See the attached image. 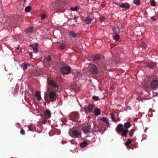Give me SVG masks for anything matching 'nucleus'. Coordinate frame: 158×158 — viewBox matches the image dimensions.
Segmentation results:
<instances>
[{"mask_svg":"<svg viewBox=\"0 0 158 158\" xmlns=\"http://www.w3.org/2000/svg\"><path fill=\"white\" fill-rule=\"evenodd\" d=\"M93 58L94 62H96L98 66L100 68H102L105 67L104 64H102L101 61V57L98 54H96L93 56Z\"/></svg>","mask_w":158,"mask_h":158,"instance_id":"1","label":"nucleus"},{"mask_svg":"<svg viewBox=\"0 0 158 158\" xmlns=\"http://www.w3.org/2000/svg\"><path fill=\"white\" fill-rule=\"evenodd\" d=\"M60 71L63 74H68L71 73V68L69 66H64L60 68Z\"/></svg>","mask_w":158,"mask_h":158,"instance_id":"2","label":"nucleus"},{"mask_svg":"<svg viewBox=\"0 0 158 158\" xmlns=\"http://www.w3.org/2000/svg\"><path fill=\"white\" fill-rule=\"evenodd\" d=\"M79 118V113L75 112L71 113L70 115V119L74 121H77Z\"/></svg>","mask_w":158,"mask_h":158,"instance_id":"3","label":"nucleus"},{"mask_svg":"<svg viewBox=\"0 0 158 158\" xmlns=\"http://www.w3.org/2000/svg\"><path fill=\"white\" fill-rule=\"evenodd\" d=\"M95 106L94 104H90L88 106H85L84 108V110L86 112L91 113L92 112Z\"/></svg>","mask_w":158,"mask_h":158,"instance_id":"4","label":"nucleus"},{"mask_svg":"<svg viewBox=\"0 0 158 158\" xmlns=\"http://www.w3.org/2000/svg\"><path fill=\"white\" fill-rule=\"evenodd\" d=\"M90 72L94 74H97L98 70L96 66L94 64L92 65L90 68Z\"/></svg>","mask_w":158,"mask_h":158,"instance_id":"5","label":"nucleus"},{"mask_svg":"<svg viewBox=\"0 0 158 158\" xmlns=\"http://www.w3.org/2000/svg\"><path fill=\"white\" fill-rule=\"evenodd\" d=\"M151 86L153 89L158 88V80L155 79L152 81L151 83Z\"/></svg>","mask_w":158,"mask_h":158,"instance_id":"6","label":"nucleus"},{"mask_svg":"<svg viewBox=\"0 0 158 158\" xmlns=\"http://www.w3.org/2000/svg\"><path fill=\"white\" fill-rule=\"evenodd\" d=\"M90 127L91 125L89 124L87 126L83 127L82 129L84 133H87L90 132Z\"/></svg>","mask_w":158,"mask_h":158,"instance_id":"7","label":"nucleus"},{"mask_svg":"<svg viewBox=\"0 0 158 158\" xmlns=\"http://www.w3.org/2000/svg\"><path fill=\"white\" fill-rule=\"evenodd\" d=\"M56 96L55 92L53 91L50 92L49 94V97L51 99V101H53L56 100Z\"/></svg>","mask_w":158,"mask_h":158,"instance_id":"8","label":"nucleus"},{"mask_svg":"<svg viewBox=\"0 0 158 158\" xmlns=\"http://www.w3.org/2000/svg\"><path fill=\"white\" fill-rule=\"evenodd\" d=\"M72 135L71 136L73 138H80L81 135L79 132L77 130H74L72 132Z\"/></svg>","mask_w":158,"mask_h":158,"instance_id":"9","label":"nucleus"},{"mask_svg":"<svg viewBox=\"0 0 158 158\" xmlns=\"http://www.w3.org/2000/svg\"><path fill=\"white\" fill-rule=\"evenodd\" d=\"M38 46V44L36 43L33 44H30L29 46L30 47L32 48L33 51L34 53H37L38 51V50L37 49Z\"/></svg>","mask_w":158,"mask_h":158,"instance_id":"10","label":"nucleus"},{"mask_svg":"<svg viewBox=\"0 0 158 158\" xmlns=\"http://www.w3.org/2000/svg\"><path fill=\"white\" fill-rule=\"evenodd\" d=\"M123 129V125L121 123L118 125L116 128V130L118 131V133L122 132Z\"/></svg>","mask_w":158,"mask_h":158,"instance_id":"11","label":"nucleus"},{"mask_svg":"<svg viewBox=\"0 0 158 158\" xmlns=\"http://www.w3.org/2000/svg\"><path fill=\"white\" fill-rule=\"evenodd\" d=\"M45 117L46 119H48L51 117V113L49 110H46L44 113Z\"/></svg>","mask_w":158,"mask_h":158,"instance_id":"12","label":"nucleus"},{"mask_svg":"<svg viewBox=\"0 0 158 158\" xmlns=\"http://www.w3.org/2000/svg\"><path fill=\"white\" fill-rule=\"evenodd\" d=\"M156 64L152 62H151L149 63L147 65V66L151 68V69H153L154 67H156Z\"/></svg>","mask_w":158,"mask_h":158,"instance_id":"13","label":"nucleus"},{"mask_svg":"<svg viewBox=\"0 0 158 158\" xmlns=\"http://www.w3.org/2000/svg\"><path fill=\"white\" fill-rule=\"evenodd\" d=\"M93 20V19L92 18L90 17H88L86 18V19L84 20V21L86 24H89Z\"/></svg>","mask_w":158,"mask_h":158,"instance_id":"14","label":"nucleus"},{"mask_svg":"<svg viewBox=\"0 0 158 158\" xmlns=\"http://www.w3.org/2000/svg\"><path fill=\"white\" fill-rule=\"evenodd\" d=\"M111 116L112 120L114 122H118L120 120V119L119 118H114V115L112 113L111 114Z\"/></svg>","mask_w":158,"mask_h":158,"instance_id":"15","label":"nucleus"},{"mask_svg":"<svg viewBox=\"0 0 158 158\" xmlns=\"http://www.w3.org/2000/svg\"><path fill=\"white\" fill-rule=\"evenodd\" d=\"M123 132L121 136H124V137H127V135L128 132V130L127 129H124L123 131H122Z\"/></svg>","mask_w":158,"mask_h":158,"instance_id":"16","label":"nucleus"},{"mask_svg":"<svg viewBox=\"0 0 158 158\" xmlns=\"http://www.w3.org/2000/svg\"><path fill=\"white\" fill-rule=\"evenodd\" d=\"M35 96L37 98V100L40 101L41 98L40 92H38L35 93Z\"/></svg>","mask_w":158,"mask_h":158,"instance_id":"17","label":"nucleus"},{"mask_svg":"<svg viewBox=\"0 0 158 158\" xmlns=\"http://www.w3.org/2000/svg\"><path fill=\"white\" fill-rule=\"evenodd\" d=\"M94 113L96 115L98 116L101 114V110L97 108L95 109Z\"/></svg>","mask_w":158,"mask_h":158,"instance_id":"18","label":"nucleus"},{"mask_svg":"<svg viewBox=\"0 0 158 158\" xmlns=\"http://www.w3.org/2000/svg\"><path fill=\"white\" fill-rule=\"evenodd\" d=\"M100 120H101L103 122L106 123L107 125H109V120L107 118L105 117H103L102 118H100Z\"/></svg>","mask_w":158,"mask_h":158,"instance_id":"19","label":"nucleus"},{"mask_svg":"<svg viewBox=\"0 0 158 158\" xmlns=\"http://www.w3.org/2000/svg\"><path fill=\"white\" fill-rule=\"evenodd\" d=\"M121 7H123L125 9H127L129 8L130 5L127 3H123L121 4Z\"/></svg>","mask_w":158,"mask_h":158,"instance_id":"20","label":"nucleus"},{"mask_svg":"<svg viewBox=\"0 0 158 158\" xmlns=\"http://www.w3.org/2000/svg\"><path fill=\"white\" fill-rule=\"evenodd\" d=\"M33 27H29L26 30L25 32L27 34H30L33 31Z\"/></svg>","mask_w":158,"mask_h":158,"instance_id":"21","label":"nucleus"},{"mask_svg":"<svg viewBox=\"0 0 158 158\" xmlns=\"http://www.w3.org/2000/svg\"><path fill=\"white\" fill-rule=\"evenodd\" d=\"M69 36L73 38H75L76 36V34L73 31H69Z\"/></svg>","mask_w":158,"mask_h":158,"instance_id":"22","label":"nucleus"},{"mask_svg":"<svg viewBox=\"0 0 158 158\" xmlns=\"http://www.w3.org/2000/svg\"><path fill=\"white\" fill-rule=\"evenodd\" d=\"M131 124L128 122L125 123L124 124V126L125 129H127L128 128L131 127Z\"/></svg>","mask_w":158,"mask_h":158,"instance_id":"23","label":"nucleus"},{"mask_svg":"<svg viewBox=\"0 0 158 158\" xmlns=\"http://www.w3.org/2000/svg\"><path fill=\"white\" fill-rule=\"evenodd\" d=\"M49 84L51 85L52 86L56 88L57 87V85L56 84V83L52 81L51 80L49 82Z\"/></svg>","mask_w":158,"mask_h":158,"instance_id":"24","label":"nucleus"},{"mask_svg":"<svg viewBox=\"0 0 158 158\" xmlns=\"http://www.w3.org/2000/svg\"><path fill=\"white\" fill-rule=\"evenodd\" d=\"M87 144V143L86 141H84L82 143L80 144V146L81 147L83 148L85 147Z\"/></svg>","mask_w":158,"mask_h":158,"instance_id":"25","label":"nucleus"},{"mask_svg":"<svg viewBox=\"0 0 158 158\" xmlns=\"http://www.w3.org/2000/svg\"><path fill=\"white\" fill-rule=\"evenodd\" d=\"M106 19V18L105 16H100V18H99V21L101 22H104Z\"/></svg>","mask_w":158,"mask_h":158,"instance_id":"26","label":"nucleus"},{"mask_svg":"<svg viewBox=\"0 0 158 158\" xmlns=\"http://www.w3.org/2000/svg\"><path fill=\"white\" fill-rule=\"evenodd\" d=\"M120 39V36L118 34H116L114 35V39L116 41H118Z\"/></svg>","mask_w":158,"mask_h":158,"instance_id":"27","label":"nucleus"},{"mask_svg":"<svg viewBox=\"0 0 158 158\" xmlns=\"http://www.w3.org/2000/svg\"><path fill=\"white\" fill-rule=\"evenodd\" d=\"M31 10V8L30 6H27L25 9V11L26 12H29Z\"/></svg>","mask_w":158,"mask_h":158,"instance_id":"28","label":"nucleus"},{"mask_svg":"<svg viewBox=\"0 0 158 158\" xmlns=\"http://www.w3.org/2000/svg\"><path fill=\"white\" fill-rule=\"evenodd\" d=\"M20 66L22 68L23 67V70H25L27 69V64H24L23 63H22L20 65Z\"/></svg>","mask_w":158,"mask_h":158,"instance_id":"29","label":"nucleus"},{"mask_svg":"<svg viewBox=\"0 0 158 158\" xmlns=\"http://www.w3.org/2000/svg\"><path fill=\"white\" fill-rule=\"evenodd\" d=\"M135 131V130L133 129H132L129 133V136L131 137H132Z\"/></svg>","mask_w":158,"mask_h":158,"instance_id":"30","label":"nucleus"},{"mask_svg":"<svg viewBox=\"0 0 158 158\" xmlns=\"http://www.w3.org/2000/svg\"><path fill=\"white\" fill-rule=\"evenodd\" d=\"M79 7L78 6H77L75 7L71 8V10L72 11H77L79 9Z\"/></svg>","mask_w":158,"mask_h":158,"instance_id":"31","label":"nucleus"},{"mask_svg":"<svg viewBox=\"0 0 158 158\" xmlns=\"http://www.w3.org/2000/svg\"><path fill=\"white\" fill-rule=\"evenodd\" d=\"M66 47V45L64 44H62L58 47V48L60 49H64Z\"/></svg>","mask_w":158,"mask_h":158,"instance_id":"32","label":"nucleus"},{"mask_svg":"<svg viewBox=\"0 0 158 158\" xmlns=\"http://www.w3.org/2000/svg\"><path fill=\"white\" fill-rule=\"evenodd\" d=\"M133 3L137 5H139L140 4L139 0H134Z\"/></svg>","mask_w":158,"mask_h":158,"instance_id":"33","label":"nucleus"},{"mask_svg":"<svg viewBox=\"0 0 158 158\" xmlns=\"http://www.w3.org/2000/svg\"><path fill=\"white\" fill-rule=\"evenodd\" d=\"M92 98L95 101H97L99 100V97L98 96H94L92 97Z\"/></svg>","mask_w":158,"mask_h":158,"instance_id":"34","label":"nucleus"},{"mask_svg":"<svg viewBox=\"0 0 158 158\" xmlns=\"http://www.w3.org/2000/svg\"><path fill=\"white\" fill-rule=\"evenodd\" d=\"M132 142V141L130 139H129L127 142L125 143V145L127 146H128Z\"/></svg>","mask_w":158,"mask_h":158,"instance_id":"35","label":"nucleus"},{"mask_svg":"<svg viewBox=\"0 0 158 158\" xmlns=\"http://www.w3.org/2000/svg\"><path fill=\"white\" fill-rule=\"evenodd\" d=\"M151 4L152 6H155L156 4L155 1L154 0H152L151 2Z\"/></svg>","mask_w":158,"mask_h":158,"instance_id":"36","label":"nucleus"},{"mask_svg":"<svg viewBox=\"0 0 158 158\" xmlns=\"http://www.w3.org/2000/svg\"><path fill=\"white\" fill-rule=\"evenodd\" d=\"M50 56L48 55L46 57V60L47 61H49L51 60Z\"/></svg>","mask_w":158,"mask_h":158,"instance_id":"37","label":"nucleus"},{"mask_svg":"<svg viewBox=\"0 0 158 158\" xmlns=\"http://www.w3.org/2000/svg\"><path fill=\"white\" fill-rule=\"evenodd\" d=\"M56 131L57 130L56 129H53L52 130H51L49 133L50 136H51V134L56 132Z\"/></svg>","mask_w":158,"mask_h":158,"instance_id":"38","label":"nucleus"},{"mask_svg":"<svg viewBox=\"0 0 158 158\" xmlns=\"http://www.w3.org/2000/svg\"><path fill=\"white\" fill-rule=\"evenodd\" d=\"M141 48L143 49H144L147 47V45L145 43H143L141 46Z\"/></svg>","mask_w":158,"mask_h":158,"instance_id":"39","label":"nucleus"},{"mask_svg":"<svg viewBox=\"0 0 158 158\" xmlns=\"http://www.w3.org/2000/svg\"><path fill=\"white\" fill-rule=\"evenodd\" d=\"M20 134L23 135H25V132L24 130L23 129H21L20 131Z\"/></svg>","mask_w":158,"mask_h":158,"instance_id":"40","label":"nucleus"},{"mask_svg":"<svg viewBox=\"0 0 158 158\" xmlns=\"http://www.w3.org/2000/svg\"><path fill=\"white\" fill-rule=\"evenodd\" d=\"M28 129L30 131H33L32 128L31 127V125H29L28 127Z\"/></svg>","mask_w":158,"mask_h":158,"instance_id":"41","label":"nucleus"},{"mask_svg":"<svg viewBox=\"0 0 158 158\" xmlns=\"http://www.w3.org/2000/svg\"><path fill=\"white\" fill-rule=\"evenodd\" d=\"M46 16L45 15H43L41 16V19H44L46 18Z\"/></svg>","mask_w":158,"mask_h":158,"instance_id":"42","label":"nucleus"},{"mask_svg":"<svg viewBox=\"0 0 158 158\" xmlns=\"http://www.w3.org/2000/svg\"><path fill=\"white\" fill-rule=\"evenodd\" d=\"M135 146L134 145H131L130 146H129L128 147L129 148H130L133 149H134V148L135 147Z\"/></svg>","mask_w":158,"mask_h":158,"instance_id":"43","label":"nucleus"},{"mask_svg":"<svg viewBox=\"0 0 158 158\" xmlns=\"http://www.w3.org/2000/svg\"><path fill=\"white\" fill-rule=\"evenodd\" d=\"M115 4L117 5L118 6H120L121 7V4H120V2H115Z\"/></svg>","mask_w":158,"mask_h":158,"instance_id":"44","label":"nucleus"},{"mask_svg":"<svg viewBox=\"0 0 158 158\" xmlns=\"http://www.w3.org/2000/svg\"><path fill=\"white\" fill-rule=\"evenodd\" d=\"M29 55L30 56V58L31 59L32 58V52H30L29 53Z\"/></svg>","mask_w":158,"mask_h":158,"instance_id":"45","label":"nucleus"},{"mask_svg":"<svg viewBox=\"0 0 158 158\" xmlns=\"http://www.w3.org/2000/svg\"><path fill=\"white\" fill-rule=\"evenodd\" d=\"M70 142L72 144H74L75 143V142L74 140H72L70 141Z\"/></svg>","mask_w":158,"mask_h":158,"instance_id":"46","label":"nucleus"},{"mask_svg":"<svg viewBox=\"0 0 158 158\" xmlns=\"http://www.w3.org/2000/svg\"><path fill=\"white\" fill-rule=\"evenodd\" d=\"M47 121L45 120H43L42 121V123H45Z\"/></svg>","mask_w":158,"mask_h":158,"instance_id":"47","label":"nucleus"},{"mask_svg":"<svg viewBox=\"0 0 158 158\" xmlns=\"http://www.w3.org/2000/svg\"><path fill=\"white\" fill-rule=\"evenodd\" d=\"M151 19L153 21H155L156 20V19L154 17H152L151 18Z\"/></svg>","mask_w":158,"mask_h":158,"instance_id":"48","label":"nucleus"},{"mask_svg":"<svg viewBox=\"0 0 158 158\" xmlns=\"http://www.w3.org/2000/svg\"><path fill=\"white\" fill-rule=\"evenodd\" d=\"M137 119H138L137 118H134L133 120L134 121L136 122L137 121Z\"/></svg>","mask_w":158,"mask_h":158,"instance_id":"49","label":"nucleus"},{"mask_svg":"<svg viewBox=\"0 0 158 158\" xmlns=\"http://www.w3.org/2000/svg\"><path fill=\"white\" fill-rule=\"evenodd\" d=\"M62 144H64V143H66V142L65 141H62Z\"/></svg>","mask_w":158,"mask_h":158,"instance_id":"50","label":"nucleus"},{"mask_svg":"<svg viewBox=\"0 0 158 158\" xmlns=\"http://www.w3.org/2000/svg\"><path fill=\"white\" fill-rule=\"evenodd\" d=\"M77 18V17L75 16L74 17V19H76Z\"/></svg>","mask_w":158,"mask_h":158,"instance_id":"51","label":"nucleus"},{"mask_svg":"<svg viewBox=\"0 0 158 158\" xmlns=\"http://www.w3.org/2000/svg\"><path fill=\"white\" fill-rule=\"evenodd\" d=\"M17 50H19V47H18V48H17Z\"/></svg>","mask_w":158,"mask_h":158,"instance_id":"52","label":"nucleus"},{"mask_svg":"<svg viewBox=\"0 0 158 158\" xmlns=\"http://www.w3.org/2000/svg\"><path fill=\"white\" fill-rule=\"evenodd\" d=\"M26 0H23L24 2H25Z\"/></svg>","mask_w":158,"mask_h":158,"instance_id":"53","label":"nucleus"}]
</instances>
